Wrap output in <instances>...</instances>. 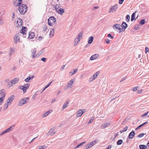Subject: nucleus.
<instances>
[{"label": "nucleus", "mask_w": 149, "mask_h": 149, "mask_svg": "<svg viewBox=\"0 0 149 149\" xmlns=\"http://www.w3.org/2000/svg\"><path fill=\"white\" fill-rule=\"evenodd\" d=\"M148 112H147L145 114H143L141 116L142 117H145L146 115H148Z\"/></svg>", "instance_id": "nucleus-49"}, {"label": "nucleus", "mask_w": 149, "mask_h": 149, "mask_svg": "<svg viewBox=\"0 0 149 149\" xmlns=\"http://www.w3.org/2000/svg\"><path fill=\"white\" fill-rule=\"evenodd\" d=\"M52 81H51L46 86L44 89H43V91H44L46 88H48L49 86H50V84H51Z\"/></svg>", "instance_id": "nucleus-39"}, {"label": "nucleus", "mask_w": 149, "mask_h": 149, "mask_svg": "<svg viewBox=\"0 0 149 149\" xmlns=\"http://www.w3.org/2000/svg\"><path fill=\"white\" fill-rule=\"evenodd\" d=\"M136 13V12H135L133 13L131 16V21H133L134 19H135V14Z\"/></svg>", "instance_id": "nucleus-30"}, {"label": "nucleus", "mask_w": 149, "mask_h": 149, "mask_svg": "<svg viewBox=\"0 0 149 149\" xmlns=\"http://www.w3.org/2000/svg\"><path fill=\"white\" fill-rule=\"evenodd\" d=\"M149 51L148 48L146 47L145 48V53H147Z\"/></svg>", "instance_id": "nucleus-53"}, {"label": "nucleus", "mask_w": 149, "mask_h": 149, "mask_svg": "<svg viewBox=\"0 0 149 149\" xmlns=\"http://www.w3.org/2000/svg\"><path fill=\"white\" fill-rule=\"evenodd\" d=\"M126 79V77H123L122 79L120 81V82H122L124 80H125Z\"/></svg>", "instance_id": "nucleus-58"}, {"label": "nucleus", "mask_w": 149, "mask_h": 149, "mask_svg": "<svg viewBox=\"0 0 149 149\" xmlns=\"http://www.w3.org/2000/svg\"><path fill=\"white\" fill-rule=\"evenodd\" d=\"M85 143V142L84 141L83 142H82L80 144H79L75 148V149H76L77 148H78L80 146H81L83 145V144H84Z\"/></svg>", "instance_id": "nucleus-34"}, {"label": "nucleus", "mask_w": 149, "mask_h": 149, "mask_svg": "<svg viewBox=\"0 0 149 149\" xmlns=\"http://www.w3.org/2000/svg\"><path fill=\"white\" fill-rule=\"evenodd\" d=\"M80 41V40H79V39H77V38H75L74 40V45L75 46H76L78 44L79 42Z\"/></svg>", "instance_id": "nucleus-33"}, {"label": "nucleus", "mask_w": 149, "mask_h": 149, "mask_svg": "<svg viewBox=\"0 0 149 149\" xmlns=\"http://www.w3.org/2000/svg\"><path fill=\"white\" fill-rule=\"evenodd\" d=\"M78 69L77 68L72 70L71 72H70L69 74L70 76H72L75 74L78 71Z\"/></svg>", "instance_id": "nucleus-19"}, {"label": "nucleus", "mask_w": 149, "mask_h": 149, "mask_svg": "<svg viewBox=\"0 0 149 149\" xmlns=\"http://www.w3.org/2000/svg\"><path fill=\"white\" fill-rule=\"evenodd\" d=\"M139 25H136L135 26L134 29L136 30H137L139 29Z\"/></svg>", "instance_id": "nucleus-52"}, {"label": "nucleus", "mask_w": 149, "mask_h": 149, "mask_svg": "<svg viewBox=\"0 0 149 149\" xmlns=\"http://www.w3.org/2000/svg\"><path fill=\"white\" fill-rule=\"evenodd\" d=\"M97 74H95L93 75V77L94 79H95L97 77Z\"/></svg>", "instance_id": "nucleus-59"}, {"label": "nucleus", "mask_w": 149, "mask_h": 149, "mask_svg": "<svg viewBox=\"0 0 149 149\" xmlns=\"http://www.w3.org/2000/svg\"><path fill=\"white\" fill-rule=\"evenodd\" d=\"M138 87L137 86L133 88H132V91H136L137 90Z\"/></svg>", "instance_id": "nucleus-48"}, {"label": "nucleus", "mask_w": 149, "mask_h": 149, "mask_svg": "<svg viewBox=\"0 0 149 149\" xmlns=\"http://www.w3.org/2000/svg\"><path fill=\"white\" fill-rule=\"evenodd\" d=\"M83 34V32H81L79 33L77 38L79 39V40H80V39L82 38Z\"/></svg>", "instance_id": "nucleus-29"}, {"label": "nucleus", "mask_w": 149, "mask_h": 149, "mask_svg": "<svg viewBox=\"0 0 149 149\" xmlns=\"http://www.w3.org/2000/svg\"><path fill=\"white\" fill-rule=\"evenodd\" d=\"M114 27H115L116 29L120 30L119 32H121L123 31H122V29H121V25L120 24H114L113 25V27L114 28Z\"/></svg>", "instance_id": "nucleus-12"}, {"label": "nucleus", "mask_w": 149, "mask_h": 149, "mask_svg": "<svg viewBox=\"0 0 149 149\" xmlns=\"http://www.w3.org/2000/svg\"><path fill=\"white\" fill-rule=\"evenodd\" d=\"M55 127H54L52 129H51L48 132V135H50L51 136L53 135L56 133V132L54 130Z\"/></svg>", "instance_id": "nucleus-9"}, {"label": "nucleus", "mask_w": 149, "mask_h": 149, "mask_svg": "<svg viewBox=\"0 0 149 149\" xmlns=\"http://www.w3.org/2000/svg\"><path fill=\"white\" fill-rule=\"evenodd\" d=\"M7 133V132L6 131V130H4L0 134V136H2Z\"/></svg>", "instance_id": "nucleus-50"}, {"label": "nucleus", "mask_w": 149, "mask_h": 149, "mask_svg": "<svg viewBox=\"0 0 149 149\" xmlns=\"http://www.w3.org/2000/svg\"><path fill=\"white\" fill-rule=\"evenodd\" d=\"M145 23V20L144 19H143L141 20L140 22V24L141 25H143Z\"/></svg>", "instance_id": "nucleus-40"}, {"label": "nucleus", "mask_w": 149, "mask_h": 149, "mask_svg": "<svg viewBox=\"0 0 149 149\" xmlns=\"http://www.w3.org/2000/svg\"><path fill=\"white\" fill-rule=\"evenodd\" d=\"M18 3H17V2H15L14 3V5L15 6H18Z\"/></svg>", "instance_id": "nucleus-64"}, {"label": "nucleus", "mask_w": 149, "mask_h": 149, "mask_svg": "<svg viewBox=\"0 0 149 149\" xmlns=\"http://www.w3.org/2000/svg\"><path fill=\"white\" fill-rule=\"evenodd\" d=\"M43 38V37H41V36H39L38 39V40L39 41H40L41 40H42Z\"/></svg>", "instance_id": "nucleus-54"}, {"label": "nucleus", "mask_w": 149, "mask_h": 149, "mask_svg": "<svg viewBox=\"0 0 149 149\" xmlns=\"http://www.w3.org/2000/svg\"><path fill=\"white\" fill-rule=\"evenodd\" d=\"M95 79L93 78V77H92L90 78V79L89 80V81L90 82H91L93 80Z\"/></svg>", "instance_id": "nucleus-55"}, {"label": "nucleus", "mask_w": 149, "mask_h": 149, "mask_svg": "<svg viewBox=\"0 0 149 149\" xmlns=\"http://www.w3.org/2000/svg\"><path fill=\"white\" fill-rule=\"evenodd\" d=\"M93 36H91L88 38V44H91L92 43L93 41Z\"/></svg>", "instance_id": "nucleus-28"}, {"label": "nucleus", "mask_w": 149, "mask_h": 149, "mask_svg": "<svg viewBox=\"0 0 149 149\" xmlns=\"http://www.w3.org/2000/svg\"><path fill=\"white\" fill-rule=\"evenodd\" d=\"M9 104H7V103H6L5 104V107H4L3 109L4 110H5L6 109L8 108V106Z\"/></svg>", "instance_id": "nucleus-42"}, {"label": "nucleus", "mask_w": 149, "mask_h": 149, "mask_svg": "<svg viewBox=\"0 0 149 149\" xmlns=\"http://www.w3.org/2000/svg\"><path fill=\"white\" fill-rule=\"evenodd\" d=\"M30 85L29 83H27L24 86H21L20 88L23 91L24 93H25L26 91V89L29 88Z\"/></svg>", "instance_id": "nucleus-8"}, {"label": "nucleus", "mask_w": 149, "mask_h": 149, "mask_svg": "<svg viewBox=\"0 0 149 149\" xmlns=\"http://www.w3.org/2000/svg\"><path fill=\"white\" fill-rule=\"evenodd\" d=\"M61 6L60 5H56L55 7V9L56 11L58 9H59L60 8Z\"/></svg>", "instance_id": "nucleus-37"}, {"label": "nucleus", "mask_w": 149, "mask_h": 149, "mask_svg": "<svg viewBox=\"0 0 149 149\" xmlns=\"http://www.w3.org/2000/svg\"><path fill=\"white\" fill-rule=\"evenodd\" d=\"M110 123H107L105 124H103L101 126V128L102 129H104L105 128H106L109 125H110Z\"/></svg>", "instance_id": "nucleus-21"}, {"label": "nucleus", "mask_w": 149, "mask_h": 149, "mask_svg": "<svg viewBox=\"0 0 149 149\" xmlns=\"http://www.w3.org/2000/svg\"><path fill=\"white\" fill-rule=\"evenodd\" d=\"M144 135V134L143 133H141L140 134H139V135H138L137 136V137H138L141 138V137H143V136Z\"/></svg>", "instance_id": "nucleus-46"}, {"label": "nucleus", "mask_w": 149, "mask_h": 149, "mask_svg": "<svg viewBox=\"0 0 149 149\" xmlns=\"http://www.w3.org/2000/svg\"><path fill=\"white\" fill-rule=\"evenodd\" d=\"M142 124L139 125V126H138L136 129V130H138L142 126Z\"/></svg>", "instance_id": "nucleus-63"}, {"label": "nucleus", "mask_w": 149, "mask_h": 149, "mask_svg": "<svg viewBox=\"0 0 149 149\" xmlns=\"http://www.w3.org/2000/svg\"><path fill=\"white\" fill-rule=\"evenodd\" d=\"M5 98L3 97H1L0 98V105H1L2 103L3 100L5 99Z\"/></svg>", "instance_id": "nucleus-41"}, {"label": "nucleus", "mask_w": 149, "mask_h": 149, "mask_svg": "<svg viewBox=\"0 0 149 149\" xmlns=\"http://www.w3.org/2000/svg\"><path fill=\"white\" fill-rule=\"evenodd\" d=\"M47 27L46 25L44 26L43 28V30L44 31H47Z\"/></svg>", "instance_id": "nucleus-45"}, {"label": "nucleus", "mask_w": 149, "mask_h": 149, "mask_svg": "<svg viewBox=\"0 0 149 149\" xmlns=\"http://www.w3.org/2000/svg\"><path fill=\"white\" fill-rule=\"evenodd\" d=\"M124 0H119V3L120 4H122Z\"/></svg>", "instance_id": "nucleus-57"}, {"label": "nucleus", "mask_w": 149, "mask_h": 149, "mask_svg": "<svg viewBox=\"0 0 149 149\" xmlns=\"http://www.w3.org/2000/svg\"><path fill=\"white\" fill-rule=\"evenodd\" d=\"M127 129L128 127H127L126 126L123 129V131H124V132H125L127 130Z\"/></svg>", "instance_id": "nucleus-60"}, {"label": "nucleus", "mask_w": 149, "mask_h": 149, "mask_svg": "<svg viewBox=\"0 0 149 149\" xmlns=\"http://www.w3.org/2000/svg\"><path fill=\"white\" fill-rule=\"evenodd\" d=\"M75 79H73L70 81L68 83V86L66 88L65 87L64 88V89L65 90L68 88H72V85L73 84V83L75 81Z\"/></svg>", "instance_id": "nucleus-6"}, {"label": "nucleus", "mask_w": 149, "mask_h": 149, "mask_svg": "<svg viewBox=\"0 0 149 149\" xmlns=\"http://www.w3.org/2000/svg\"><path fill=\"white\" fill-rule=\"evenodd\" d=\"M0 94L2 96L1 97H3L4 98H5L6 96V94L5 93L4 90V89H1L0 91Z\"/></svg>", "instance_id": "nucleus-20"}, {"label": "nucleus", "mask_w": 149, "mask_h": 149, "mask_svg": "<svg viewBox=\"0 0 149 149\" xmlns=\"http://www.w3.org/2000/svg\"><path fill=\"white\" fill-rule=\"evenodd\" d=\"M54 29H53L50 31L49 36L51 37H52L54 35Z\"/></svg>", "instance_id": "nucleus-36"}, {"label": "nucleus", "mask_w": 149, "mask_h": 149, "mask_svg": "<svg viewBox=\"0 0 149 149\" xmlns=\"http://www.w3.org/2000/svg\"><path fill=\"white\" fill-rule=\"evenodd\" d=\"M19 7L18 10L21 14H23L27 11V7L25 4H22L18 5Z\"/></svg>", "instance_id": "nucleus-1"}, {"label": "nucleus", "mask_w": 149, "mask_h": 149, "mask_svg": "<svg viewBox=\"0 0 149 149\" xmlns=\"http://www.w3.org/2000/svg\"><path fill=\"white\" fill-rule=\"evenodd\" d=\"M22 2V0H18V2H17V3H18V5H21L22 4L21 3Z\"/></svg>", "instance_id": "nucleus-56"}, {"label": "nucleus", "mask_w": 149, "mask_h": 149, "mask_svg": "<svg viewBox=\"0 0 149 149\" xmlns=\"http://www.w3.org/2000/svg\"><path fill=\"white\" fill-rule=\"evenodd\" d=\"M94 118L93 117L91 118L88 122L89 124L93 122L94 120Z\"/></svg>", "instance_id": "nucleus-47"}, {"label": "nucleus", "mask_w": 149, "mask_h": 149, "mask_svg": "<svg viewBox=\"0 0 149 149\" xmlns=\"http://www.w3.org/2000/svg\"><path fill=\"white\" fill-rule=\"evenodd\" d=\"M84 113V112H83L81 109L79 110L77 112V117H80Z\"/></svg>", "instance_id": "nucleus-15"}, {"label": "nucleus", "mask_w": 149, "mask_h": 149, "mask_svg": "<svg viewBox=\"0 0 149 149\" xmlns=\"http://www.w3.org/2000/svg\"><path fill=\"white\" fill-rule=\"evenodd\" d=\"M35 36L34 33L33 32H30L29 33V38L30 39L33 38Z\"/></svg>", "instance_id": "nucleus-23"}, {"label": "nucleus", "mask_w": 149, "mask_h": 149, "mask_svg": "<svg viewBox=\"0 0 149 149\" xmlns=\"http://www.w3.org/2000/svg\"><path fill=\"white\" fill-rule=\"evenodd\" d=\"M97 142V140H95L91 141L88 143L86 146V149L91 148Z\"/></svg>", "instance_id": "nucleus-7"}, {"label": "nucleus", "mask_w": 149, "mask_h": 149, "mask_svg": "<svg viewBox=\"0 0 149 149\" xmlns=\"http://www.w3.org/2000/svg\"><path fill=\"white\" fill-rule=\"evenodd\" d=\"M118 5L115 4L112 6L109 10V13H111L116 11L118 8Z\"/></svg>", "instance_id": "nucleus-5"}, {"label": "nucleus", "mask_w": 149, "mask_h": 149, "mask_svg": "<svg viewBox=\"0 0 149 149\" xmlns=\"http://www.w3.org/2000/svg\"><path fill=\"white\" fill-rule=\"evenodd\" d=\"M19 80V79L18 78H15L8 82V85L9 86V87H11L13 85L16 84L17 83L18 81Z\"/></svg>", "instance_id": "nucleus-4"}, {"label": "nucleus", "mask_w": 149, "mask_h": 149, "mask_svg": "<svg viewBox=\"0 0 149 149\" xmlns=\"http://www.w3.org/2000/svg\"><path fill=\"white\" fill-rule=\"evenodd\" d=\"M31 79L30 77L29 76L27 78L25 79V81L26 82H29V80Z\"/></svg>", "instance_id": "nucleus-44"}, {"label": "nucleus", "mask_w": 149, "mask_h": 149, "mask_svg": "<svg viewBox=\"0 0 149 149\" xmlns=\"http://www.w3.org/2000/svg\"><path fill=\"white\" fill-rule=\"evenodd\" d=\"M14 39L15 40V43H17L18 41L19 40V37L17 35H15L14 37Z\"/></svg>", "instance_id": "nucleus-31"}, {"label": "nucleus", "mask_w": 149, "mask_h": 149, "mask_svg": "<svg viewBox=\"0 0 149 149\" xmlns=\"http://www.w3.org/2000/svg\"><path fill=\"white\" fill-rule=\"evenodd\" d=\"M46 148V146L45 145H43L42 146H39L38 149H44Z\"/></svg>", "instance_id": "nucleus-43"}, {"label": "nucleus", "mask_w": 149, "mask_h": 149, "mask_svg": "<svg viewBox=\"0 0 149 149\" xmlns=\"http://www.w3.org/2000/svg\"><path fill=\"white\" fill-rule=\"evenodd\" d=\"M15 126L14 125H12V126L10 127L9 128L7 129L6 130V132H9L10 131H12L13 129V127Z\"/></svg>", "instance_id": "nucleus-22"}, {"label": "nucleus", "mask_w": 149, "mask_h": 149, "mask_svg": "<svg viewBox=\"0 0 149 149\" xmlns=\"http://www.w3.org/2000/svg\"><path fill=\"white\" fill-rule=\"evenodd\" d=\"M99 57V55L98 54H95L92 55L90 58V60H93L96 58H97Z\"/></svg>", "instance_id": "nucleus-18"}, {"label": "nucleus", "mask_w": 149, "mask_h": 149, "mask_svg": "<svg viewBox=\"0 0 149 149\" xmlns=\"http://www.w3.org/2000/svg\"><path fill=\"white\" fill-rule=\"evenodd\" d=\"M69 102L68 101H66L64 103V104L62 109H64L65 108H66L68 105Z\"/></svg>", "instance_id": "nucleus-26"}, {"label": "nucleus", "mask_w": 149, "mask_h": 149, "mask_svg": "<svg viewBox=\"0 0 149 149\" xmlns=\"http://www.w3.org/2000/svg\"><path fill=\"white\" fill-rule=\"evenodd\" d=\"M123 141L121 139L118 140L117 142V145H119L123 143Z\"/></svg>", "instance_id": "nucleus-35"}, {"label": "nucleus", "mask_w": 149, "mask_h": 149, "mask_svg": "<svg viewBox=\"0 0 149 149\" xmlns=\"http://www.w3.org/2000/svg\"><path fill=\"white\" fill-rule=\"evenodd\" d=\"M52 111V110H50L45 113L43 115V117H45L48 115L49 113Z\"/></svg>", "instance_id": "nucleus-27"}, {"label": "nucleus", "mask_w": 149, "mask_h": 149, "mask_svg": "<svg viewBox=\"0 0 149 149\" xmlns=\"http://www.w3.org/2000/svg\"><path fill=\"white\" fill-rule=\"evenodd\" d=\"M14 97V95H11L9 98L7 100V103L10 105L12 102Z\"/></svg>", "instance_id": "nucleus-10"}, {"label": "nucleus", "mask_w": 149, "mask_h": 149, "mask_svg": "<svg viewBox=\"0 0 149 149\" xmlns=\"http://www.w3.org/2000/svg\"><path fill=\"white\" fill-rule=\"evenodd\" d=\"M19 22L17 21V24H18L17 27L18 28L21 27L22 24V22H21L22 20L21 19H19Z\"/></svg>", "instance_id": "nucleus-24"}, {"label": "nucleus", "mask_w": 149, "mask_h": 149, "mask_svg": "<svg viewBox=\"0 0 149 149\" xmlns=\"http://www.w3.org/2000/svg\"><path fill=\"white\" fill-rule=\"evenodd\" d=\"M135 135L134 132L132 130V132H130L128 136V138L130 139H132L134 136Z\"/></svg>", "instance_id": "nucleus-17"}, {"label": "nucleus", "mask_w": 149, "mask_h": 149, "mask_svg": "<svg viewBox=\"0 0 149 149\" xmlns=\"http://www.w3.org/2000/svg\"><path fill=\"white\" fill-rule=\"evenodd\" d=\"M56 12L60 15H62L65 12L64 10L61 8H60Z\"/></svg>", "instance_id": "nucleus-16"}, {"label": "nucleus", "mask_w": 149, "mask_h": 149, "mask_svg": "<svg viewBox=\"0 0 149 149\" xmlns=\"http://www.w3.org/2000/svg\"><path fill=\"white\" fill-rule=\"evenodd\" d=\"M31 55L32 56V58H34L35 57V55L36 53V51L35 49H33L31 51Z\"/></svg>", "instance_id": "nucleus-25"}, {"label": "nucleus", "mask_w": 149, "mask_h": 149, "mask_svg": "<svg viewBox=\"0 0 149 149\" xmlns=\"http://www.w3.org/2000/svg\"><path fill=\"white\" fill-rule=\"evenodd\" d=\"M46 58H42L41 59V60L43 62H45L46 61Z\"/></svg>", "instance_id": "nucleus-61"}, {"label": "nucleus", "mask_w": 149, "mask_h": 149, "mask_svg": "<svg viewBox=\"0 0 149 149\" xmlns=\"http://www.w3.org/2000/svg\"><path fill=\"white\" fill-rule=\"evenodd\" d=\"M56 19L53 16L50 17L48 19V23L49 26H52L56 22Z\"/></svg>", "instance_id": "nucleus-3"}, {"label": "nucleus", "mask_w": 149, "mask_h": 149, "mask_svg": "<svg viewBox=\"0 0 149 149\" xmlns=\"http://www.w3.org/2000/svg\"><path fill=\"white\" fill-rule=\"evenodd\" d=\"M29 98L28 97L23 98L19 100L18 105L21 106L29 102Z\"/></svg>", "instance_id": "nucleus-2"}, {"label": "nucleus", "mask_w": 149, "mask_h": 149, "mask_svg": "<svg viewBox=\"0 0 149 149\" xmlns=\"http://www.w3.org/2000/svg\"><path fill=\"white\" fill-rule=\"evenodd\" d=\"M130 16L129 15H127L126 18V21L127 22H128L130 21Z\"/></svg>", "instance_id": "nucleus-38"}, {"label": "nucleus", "mask_w": 149, "mask_h": 149, "mask_svg": "<svg viewBox=\"0 0 149 149\" xmlns=\"http://www.w3.org/2000/svg\"><path fill=\"white\" fill-rule=\"evenodd\" d=\"M139 147L140 149H146L147 148V146L144 145H140Z\"/></svg>", "instance_id": "nucleus-32"}, {"label": "nucleus", "mask_w": 149, "mask_h": 149, "mask_svg": "<svg viewBox=\"0 0 149 149\" xmlns=\"http://www.w3.org/2000/svg\"><path fill=\"white\" fill-rule=\"evenodd\" d=\"M107 36L109 38L110 37L111 39H113L114 38V37L112 36L110 34H108L107 35Z\"/></svg>", "instance_id": "nucleus-51"}, {"label": "nucleus", "mask_w": 149, "mask_h": 149, "mask_svg": "<svg viewBox=\"0 0 149 149\" xmlns=\"http://www.w3.org/2000/svg\"><path fill=\"white\" fill-rule=\"evenodd\" d=\"M110 42V41L109 39H106V42L107 44H108Z\"/></svg>", "instance_id": "nucleus-62"}, {"label": "nucleus", "mask_w": 149, "mask_h": 149, "mask_svg": "<svg viewBox=\"0 0 149 149\" xmlns=\"http://www.w3.org/2000/svg\"><path fill=\"white\" fill-rule=\"evenodd\" d=\"M27 28L26 27L23 26L22 27L21 30L20 31V33L23 34L24 37H26L25 35Z\"/></svg>", "instance_id": "nucleus-11"}, {"label": "nucleus", "mask_w": 149, "mask_h": 149, "mask_svg": "<svg viewBox=\"0 0 149 149\" xmlns=\"http://www.w3.org/2000/svg\"><path fill=\"white\" fill-rule=\"evenodd\" d=\"M15 49L14 48L10 47V48L9 51V56H11L15 52Z\"/></svg>", "instance_id": "nucleus-14"}, {"label": "nucleus", "mask_w": 149, "mask_h": 149, "mask_svg": "<svg viewBox=\"0 0 149 149\" xmlns=\"http://www.w3.org/2000/svg\"><path fill=\"white\" fill-rule=\"evenodd\" d=\"M122 26L123 28V29H122V31H124L125 29L127 27V24L125 22H123L122 23Z\"/></svg>", "instance_id": "nucleus-13"}]
</instances>
